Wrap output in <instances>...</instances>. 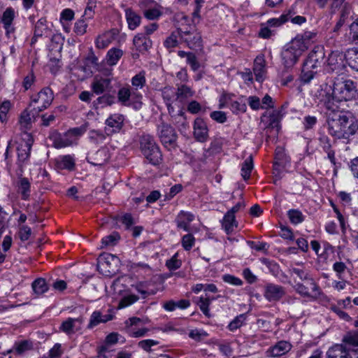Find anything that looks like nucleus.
I'll use <instances>...</instances> for the list:
<instances>
[{"mask_svg": "<svg viewBox=\"0 0 358 358\" xmlns=\"http://www.w3.org/2000/svg\"><path fill=\"white\" fill-rule=\"evenodd\" d=\"M254 168L252 158H247L241 166V176L244 180H248L250 178V174Z\"/></svg>", "mask_w": 358, "mask_h": 358, "instance_id": "37", "label": "nucleus"}, {"mask_svg": "<svg viewBox=\"0 0 358 358\" xmlns=\"http://www.w3.org/2000/svg\"><path fill=\"white\" fill-rule=\"evenodd\" d=\"M123 52L119 48H112L108 50L106 56L107 64L110 66L115 65L122 57Z\"/></svg>", "mask_w": 358, "mask_h": 358, "instance_id": "33", "label": "nucleus"}, {"mask_svg": "<svg viewBox=\"0 0 358 358\" xmlns=\"http://www.w3.org/2000/svg\"><path fill=\"white\" fill-rule=\"evenodd\" d=\"M194 136L199 142H205L208 137L206 123L201 118H196L194 122Z\"/></svg>", "mask_w": 358, "mask_h": 358, "instance_id": "19", "label": "nucleus"}, {"mask_svg": "<svg viewBox=\"0 0 358 358\" xmlns=\"http://www.w3.org/2000/svg\"><path fill=\"white\" fill-rule=\"evenodd\" d=\"M290 273L295 274L300 280L306 281L307 285L310 287V289L315 294H319V287L314 280L310 276L309 273L303 268L293 267L289 269Z\"/></svg>", "mask_w": 358, "mask_h": 358, "instance_id": "18", "label": "nucleus"}, {"mask_svg": "<svg viewBox=\"0 0 358 358\" xmlns=\"http://www.w3.org/2000/svg\"><path fill=\"white\" fill-rule=\"evenodd\" d=\"M350 35L352 43L358 45V17L350 26Z\"/></svg>", "mask_w": 358, "mask_h": 358, "instance_id": "44", "label": "nucleus"}, {"mask_svg": "<svg viewBox=\"0 0 358 358\" xmlns=\"http://www.w3.org/2000/svg\"><path fill=\"white\" fill-rule=\"evenodd\" d=\"M343 343L346 346L348 345L350 346H352L354 348L358 347V330L350 331L347 332L343 338Z\"/></svg>", "mask_w": 358, "mask_h": 358, "instance_id": "34", "label": "nucleus"}, {"mask_svg": "<svg viewBox=\"0 0 358 358\" xmlns=\"http://www.w3.org/2000/svg\"><path fill=\"white\" fill-rule=\"evenodd\" d=\"M210 299L208 297H200L199 301L197 302V304L199 306L200 310L208 317H210L209 310V306L210 304Z\"/></svg>", "mask_w": 358, "mask_h": 358, "instance_id": "43", "label": "nucleus"}, {"mask_svg": "<svg viewBox=\"0 0 358 358\" xmlns=\"http://www.w3.org/2000/svg\"><path fill=\"white\" fill-rule=\"evenodd\" d=\"M33 113H35L34 107L31 110L27 108L22 113L20 117V124L26 129L31 124L32 120H34L36 117L38 116V115L32 116Z\"/></svg>", "mask_w": 358, "mask_h": 358, "instance_id": "32", "label": "nucleus"}, {"mask_svg": "<svg viewBox=\"0 0 358 358\" xmlns=\"http://www.w3.org/2000/svg\"><path fill=\"white\" fill-rule=\"evenodd\" d=\"M222 227L227 234H230L233 231L234 227H237L235 215L227 213L223 218Z\"/></svg>", "mask_w": 358, "mask_h": 358, "instance_id": "35", "label": "nucleus"}, {"mask_svg": "<svg viewBox=\"0 0 358 358\" xmlns=\"http://www.w3.org/2000/svg\"><path fill=\"white\" fill-rule=\"evenodd\" d=\"M142 98L141 94L131 90L129 86L121 87L117 92L118 101L122 106L132 107L135 110L141 108L143 105Z\"/></svg>", "mask_w": 358, "mask_h": 358, "instance_id": "4", "label": "nucleus"}, {"mask_svg": "<svg viewBox=\"0 0 358 358\" xmlns=\"http://www.w3.org/2000/svg\"><path fill=\"white\" fill-rule=\"evenodd\" d=\"M253 72L256 80L261 83L265 75V61L262 57H257L254 62Z\"/></svg>", "mask_w": 358, "mask_h": 358, "instance_id": "26", "label": "nucleus"}, {"mask_svg": "<svg viewBox=\"0 0 358 358\" xmlns=\"http://www.w3.org/2000/svg\"><path fill=\"white\" fill-rule=\"evenodd\" d=\"M326 71L329 73H341L345 68L346 53L339 50L331 51L326 61Z\"/></svg>", "mask_w": 358, "mask_h": 358, "instance_id": "7", "label": "nucleus"}, {"mask_svg": "<svg viewBox=\"0 0 358 358\" xmlns=\"http://www.w3.org/2000/svg\"><path fill=\"white\" fill-rule=\"evenodd\" d=\"M32 288L34 292L38 295L43 294L48 289L46 282L43 278H38L35 280L32 283Z\"/></svg>", "mask_w": 358, "mask_h": 358, "instance_id": "39", "label": "nucleus"}, {"mask_svg": "<svg viewBox=\"0 0 358 358\" xmlns=\"http://www.w3.org/2000/svg\"><path fill=\"white\" fill-rule=\"evenodd\" d=\"M83 322V318L82 317L78 318L69 317L62 323L60 329L67 334H73L75 331L80 329Z\"/></svg>", "mask_w": 358, "mask_h": 358, "instance_id": "23", "label": "nucleus"}, {"mask_svg": "<svg viewBox=\"0 0 358 358\" xmlns=\"http://www.w3.org/2000/svg\"><path fill=\"white\" fill-rule=\"evenodd\" d=\"M118 35V30L111 29L101 36H99L95 41L96 46L99 49H104L109 45Z\"/></svg>", "mask_w": 358, "mask_h": 358, "instance_id": "22", "label": "nucleus"}, {"mask_svg": "<svg viewBox=\"0 0 358 358\" xmlns=\"http://www.w3.org/2000/svg\"><path fill=\"white\" fill-rule=\"evenodd\" d=\"M50 141L56 148H62L74 144V138L71 133H64L61 134L56 131L50 133L49 136Z\"/></svg>", "mask_w": 358, "mask_h": 358, "instance_id": "11", "label": "nucleus"}, {"mask_svg": "<svg viewBox=\"0 0 358 358\" xmlns=\"http://www.w3.org/2000/svg\"><path fill=\"white\" fill-rule=\"evenodd\" d=\"M62 353L61 344L56 343L49 351V358H58Z\"/></svg>", "mask_w": 358, "mask_h": 358, "instance_id": "64", "label": "nucleus"}, {"mask_svg": "<svg viewBox=\"0 0 358 358\" xmlns=\"http://www.w3.org/2000/svg\"><path fill=\"white\" fill-rule=\"evenodd\" d=\"M327 124L329 134L337 138L348 139L358 129V122L350 113L329 110Z\"/></svg>", "mask_w": 358, "mask_h": 358, "instance_id": "2", "label": "nucleus"}, {"mask_svg": "<svg viewBox=\"0 0 358 358\" xmlns=\"http://www.w3.org/2000/svg\"><path fill=\"white\" fill-rule=\"evenodd\" d=\"M356 94L355 85L350 80H338L333 87L327 83L320 85L316 96L323 103L327 110H337V103L342 101L352 99Z\"/></svg>", "mask_w": 358, "mask_h": 358, "instance_id": "1", "label": "nucleus"}, {"mask_svg": "<svg viewBox=\"0 0 358 358\" xmlns=\"http://www.w3.org/2000/svg\"><path fill=\"white\" fill-rule=\"evenodd\" d=\"M16 150L17 157H28L31 152V145L27 142L20 143L17 146Z\"/></svg>", "mask_w": 358, "mask_h": 358, "instance_id": "47", "label": "nucleus"}, {"mask_svg": "<svg viewBox=\"0 0 358 358\" xmlns=\"http://www.w3.org/2000/svg\"><path fill=\"white\" fill-rule=\"evenodd\" d=\"M246 319L245 314H241L236 316L228 325V329L234 331L240 328L244 323Z\"/></svg>", "mask_w": 358, "mask_h": 358, "instance_id": "42", "label": "nucleus"}, {"mask_svg": "<svg viewBox=\"0 0 358 358\" xmlns=\"http://www.w3.org/2000/svg\"><path fill=\"white\" fill-rule=\"evenodd\" d=\"M309 39L307 36H296L283 48L281 52L282 64L289 69L294 66L299 57L308 49Z\"/></svg>", "mask_w": 358, "mask_h": 358, "instance_id": "3", "label": "nucleus"}, {"mask_svg": "<svg viewBox=\"0 0 358 358\" xmlns=\"http://www.w3.org/2000/svg\"><path fill=\"white\" fill-rule=\"evenodd\" d=\"M140 149L145 157L162 155L159 148L152 136L143 134L139 138Z\"/></svg>", "mask_w": 358, "mask_h": 358, "instance_id": "8", "label": "nucleus"}, {"mask_svg": "<svg viewBox=\"0 0 358 358\" xmlns=\"http://www.w3.org/2000/svg\"><path fill=\"white\" fill-rule=\"evenodd\" d=\"M162 95L164 100L166 101V104L168 107L169 110H170V108L171 107V103L173 101L174 99H176V92L173 87H165L162 90Z\"/></svg>", "mask_w": 358, "mask_h": 358, "instance_id": "31", "label": "nucleus"}, {"mask_svg": "<svg viewBox=\"0 0 358 358\" xmlns=\"http://www.w3.org/2000/svg\"><path fill=\"white\" fill-rule=\"evenodd\" d=\"M54 99L53 92L49 87L42 89L37 94L36 98H34L29 105V108L34 106L35 113L32 116L38 115L40 112L44 110L50 106Z\"/></svg>", "mask_w": 358, "mask_h": 358, "instance_id": "6", "label": "nucleus"}, {"mask_svg": "<svg viewBox=\"0 0 358 358\" xmlns=\"http://www.w3.org/2000/svg\"><path fill=\"white\" fill-rule=\"evenodd\" d=\"M146 83L145 73L143 71L140 72L131 78V85L135 92H137L138 89H142Z\"/></svg>", "mask_w": 358, "mask_h": 358, "instance_id": "38", "label": "nucleus"}, {"mask_svg": "<svg viewBox=\"0 0 358 358\" xmlns=\"http://www.w3.org/2000/svg\"><path fill=\"white\" fill-rule=\"evenodd\" d=\"M351 352H358V349L347 348L343 344H336L327 352V358H352Z\"/></svg>", "mask_w": 358, "mask_h": 358, "instance_id": "13", "label": "nucleus"}, {"mask_svg": "<svg viewBox=\"0 0 358 358\" xmlns=\"http://www.w3.org/2000/svg\"><path fill=\"white\" fill-rule=\"evenodd\" d=\"M120 236L117 232H114L110 235L106 236L102 239V244L105 246L114 245L117 243Z\"/></svg>", "mask_w": 358, "mask_h": 358, "instance_id": "49", "label": "nucleus"}, {"mask_svg": "<svg viewBox=\"0 0 358 358\" xmlns=\"http://www.w3.org/2000/svg\"><path fill=\"white\" fill-rule=\"evenodd\" d=\"M346 62L351 69L358 72V48H352L347 50Z\"/></svg>", "mask_w": 358, "mask_h": 358, "instance_id": "29", "label": "nucleus"}, {"mask_svg": "<svg viewBox=\"0 0 358 358\" xmlns=\"http://www.w3.org/2000/svg\"><path fill=\"white\" fill-rule=\"evenodd\" d=\"M125 15L128 23V27L130 29L134 30L137 27L139 26L141 17L132 9H126Z\"/></svg>", "mask_w": 358, "mask_h": 358, "instance_id": "28", "label": "nucleus"}, {"mask_svg": "<svg viewBox=\"0 0 358 358\" xmlns=\"http://www.w3.org/2000/svg\"><path fill=\"white\" fill-rule=\"evenodd\" d=\"M118 341V334L111 333L106 338V345L102 346L100 352H104L107 349V345H113Z\"/></svg>", "mask_w": 358, "mask_h": 358, "instance_id": "52", "label": "nucleus"}, {"mask_svg": "<svg viewBox=\"0 0 358 358\" xmlns=\"http://www.w3.org/2000/svg\"><path fill=\"white\" fill-rule=\"evenodd\" d=\"M230 108L234 113H244L246 111L247 106L245 103L243 102L242 101H235L231 102Z\"/></svg>", "mask_w": 358, "mask_h": 358, "instance_id": "56", "label": "nucleus"}, {"mask_svg": "<svg viewBox=\"0 0 358 358\" xmlns=\"http://www.w3.org/2000/svg\"><path fill=\"white\" fill-rule=\"evenodd\" d=\"M290 222L294 224L302 222L304 220L303 215L299 210L291 209L287 212Z\"/></svg>", "mask_w": 358, "mask_h": 358, "instance_id": "41", "label": "nucleus"}, {"mask_svg": "<svg viewBox=\"0 0 358 358\" xmlns=\"http://www.w3.org/2000/svg\"><path fill=\"white\" fill-rule=\"evenodd\" d=\"M181 261L177 259V254L166 261V265L169 270H176L181 266Z\"/></svg>", "mask_w": 358, "mask_h": 358, "instance_id": "58", "label": "nucleus"}, {"mask_svg": "<svg viewBox=\"0 0 358 358\" xmlns=\"http://www.w3.org/2000/svg\"><path fill=\"white\" fill-rule=\"evenodd\" d=\"M138 296L134 294H130L124 296L120 301L118 308H122L130 306L138 300Z\"/></svg>", "mask_w": 358, "mask_h": 358, "instance_id": "45", "label": "nucleus"}, {"mask_svg": "<svg viewBox=\"0 0 358 358\" xmlns=\"http://www.w3.org/2000/svg\"><path fill=\"white\" fill-rule=\"evenodd\" d=\"M157 131L158 137L166 148L169 150L176 148L178 135L173 127L162 122L157 126Z\"/></svg>", "mask_w": 358, "mask_h": 358, "instance_id": "5", "label": "nucleus"}, {"mask_svg": "<svg viewBox=\"0 0 358 358\" xmlns=\"http://www.w3.org/2000/svg\"><path fill=\"white\" fill-rule=\"evenodd\" d=\"M113 316L111 314L103 315L100 311H94L92 313L90 322L89 329H92L100 323H105L113 320Z\"/></svg>", "mask_w": 358, "mask_h": 358, "instance_id": "25", "label": "nucleus"}, {"mask_svg": "<svg viewBox=\"0 0 358 358\" xmlns=\"http://www.w3.org/2000/svg\"><path fill=\"white\" fill-rule=\"evenodd\" d=\"M193 96V92L190 87L187 85H182L178 87L176 92V99L180 101Z\"/></svg>", "mask_w": 358, "mask_h": 358, "instance_id": "40", "label": "nucleus"}, {"mask_svg": "<svg viewBox=\"0 0 358 358\" xmlns=\"http://www.w3.org/2000/svg\"><path fill=\"white\" fill-rule=\"evenodd\" d=\"M248 103L250 107L253 110H259L260 108H264V106H262L260 99L256 96H250L248 98Z\"/></svg>", "mask_w": 358, "mask_h": 358, "instance_id": "53", "label": "nucleus"}, {"mask_svg": "<svg viewBox=\"0 0 358 358\" xmlns=\"http://www.w3.org/2000/svg\"><path fill=\"white\" fill-rule=\"evenodd\" d=\"M133 43L141 53L145 52L152 46L151 40L144 33L137 34L133 39Z\"/></svg>", "mask_w": 358, "mask_h": 358, "instance_id": "21", "label": "nucleus"}, {"mask_svg": "<svg viewBox=\"0 0 358 358\" xmlns=\"http://www.w3.org/2000/svg\"><path fill=\"white\" fill-rule=\"evenodd\" d=\"M117 260V258L115 255L108 253L102 254L98 258L97 266L101 271L107 272L106 269L110 268L111 263L115 262ZM108 272L110 274L114 271H111L108 269Z\"/></svg>", "mask_w": 358, "mask_h": 358, "instance_id": "24", "label": "nucleus"}, {"mask_svg": "<svg viewBox=\"0 0 358 358\" xmlns=\"http://www.w3.org/2000/svg\"><path fill=\"white\" fill-rule=\"evenodd\" d=\"M93 94H101L106 92H110L112 89L111 80L108 78L94 77L91 83Z\"/></svg>", "mask_w": 358, "mask_h": 358, "instance_id": "17", "label": "nucleus"}, {"mask_svg": "<svg viewBox=\"0 0 358 358\" xmlns=\"http://www.w3.org/2000/svg\"><path fill=\"white\" fill-rule=\"evenodd\" d=\"M292 348V345L289 341H280L266 350V357L270 358L280 357L289 352Z\"/></svg>", "mask_w": 358, "mask_h": 358, "instance_id": "12", "label": "nucleus"}, {"mask_svg": "<svg viewBox=\"0 0 358 358\" xmlns=\"http://www.w3.org/2000/svg\"><path fill=\"white\" fill-rule=\"evenodd\" d=\"M14 17L15 12L11 8H6L1 17V22L3 23L6 35L8 37H10V34H13L15 31V28L13 26Z\"/></svg>", "mask_w": 358, "mask_h": 358, "instance_id": "20", "label": "nucleus"}, {"mask_svg": "<svg viewBox=\"0 0 358 358\" xmlns=\"http://www.w3.org/2000/svg\"><path fill=\"white\" fill-rule=\"evenodd\" d=\"M31 234V229L28 226H22L20 228L19 237L22 241H27Z\"/></svg>", "mask_w": 358, "mask_h": 358, "instance_id": "61", "label": "nucleus"}, {"mask_svg": "<svg viewBox=\"0 0 358 358\" xmlns=\"http://www.w3.org/2000/svg\"><path fill=\"white\" fill-rule=\"evenodd\" d=\"M325 53L322 47H315L309 54L303 63L307 69H316L324 63Z\"/></svg>", "mask_w": 358, "mask_h": 358, "instance_id": "10", "label": "nucleus"}, {"mask_svg": "<svg viewBox=\"0 0 358 358\" xmlns=\"http://www.w3.org/2000/svg\"><path fill=\"white\" fill-rule=\"evenodd\" d=\"M161 15L162 12L159 11L157 8L148 9L144 11L145 17L151 20L157 19Z\"/></svg>", "mask_w": 358, "mask_h": 358, "instance_id": "63", "label": "nucleus"}, {"mask_svg": "<svg viewBox=\"0 0 358 358\" xmlns=\"http://www.w3.org/2000/svg\"><path fill=\"white\" fill-rule=\"evenodd\" d=\"M285 294V288L280 285L268 283L265 286L264 295L270 302L279 301Z\"/></svg>", "mask_w": 358, "mask_h": 358, "instance_id": "15", "label": "nucleus"}, {"mask_svg": "<svg viewBox=\"0 0 358 358\" xmlns=\"http://www.w3.org/2000/svg\"><path fill=\"white\" fill-rule=\"evenodd\" d=\"M222 141L221 139L213 140L208 148L210 155H217L222 150Z\"/></svg>", "mask_w": 358, "mask_h": 358, "instance_id": "51", "label": "nucleus"}, {"mask_svg": "<svg viewBox=\"0 0 358 358\" xmlns=\"http://www.w3.org/2000/svg\"><path fill=\"white\" fill-rule=\"evenodd\" d=\"M46 20L44 18H41L36 22L35 25L34 37L31 39V44H34L38 37H41L43 35L45 31L47 30L45 25Z\"/></svg>", "mask_w": 358, "mask_h": 358, "instance_id": "36", "label": "nucleus"}, {"mask_svg": "<svg viewBox=\"0 0 358 358\" xmlns=\"http://www.w3.org/2000/svg\"><path fill=\"white\" fill-rule=\"evenodd\" d=\"M159 344V342L155 340L151 339H147V340H143L140 341L138 344V345L143 350H144L146 352H150L151 351V347L154 345H157Z\"/></svg>", "mask_w": 358, "mask_h": 358, "instance_id": "57", "label": "nucleus"}, {"mask_svg": "<svg viewBox=\"0 0 358 358\" xmlns=\"http://www.w3.org/2000/svg\"><path fill=\"white\" fill-rule=\"evenodd\" d=\"M177 32L180 38L185 43L189 48H194L201 45V37L197 33H194L191 30H182L179 28Z\"/></svg>", "mask_w": 358, "mask_h": 358, "instance_id": "14", "label": "nucleus"}, {"mask_svg": "<svg viewBox=\"0 0 358 358\" xmlns=\"http://www.w3.org/2000/svg\"><path fill=\"white\" fill-rule=\"evenodd\" d=\"M15 348L18 354H22L32 348V343L28 341H23L15 343Z\"/></svg>", "mask_w": 358, "mask_h": 358, "instance_id": "50", "label": "nucleus"}, {"mask_svg": "<svg viewBox=\"0 0 358 358\" xmlns=\"http://www.w3.org/2000/svg\"><path fill=\"white\" fill-rule=\"evenodd\" d=\"M87 24L85 22V20L83 18L81 20H78L74 26V31L78 35H83L86 32Z\"/></svg>", "mask_w": 358, "mask_h": 358, "instance_id": "54", "label": "nucleus"}, {"mask_svg": "<svg viewBox=\"0 0 358 358\" xmlns=\"http://www.w3.org/2000/svg\"><path fill=\"white\" fill-rule=\"evenodd\" d=\"M294 289L297 293L303 296H310V294L309 292L310 287L309 288L308 286L302 283L297 282L294 286Z\"/></svg>", "mask_w": 358, "mask_h": 358, "instance_id": "60", "label": "nucleus"}, {"mask_svg": "<svg viewBox=\"0 0 358 358\" xmlns=\"http://www.w3.org/2000/svg\"><path fill=\"white\" fill-rule=\"evenodd\" d=\"M18 190L22 195L23 200H27L30 195L31 184L26 178H20L17 182Z\"/></svg>", "mask_w": 358, "mask_h": 358, "instance_id": "30", "label": "nucleus"}, {"mask_svg": "<svg viewBox=\"0 0 358 358\" xmlns=\"http://www.w3.org/2000/svg\"><path fill=\"white\" fill-rule=\"evenodd\" d=\"M181 243L185 250H189L194 245L195 238L192 234H187L182 236Z\"/></svg>", "mask_w": 358, "mask_h": 358, "instance_id": "46", "label": "nucleus"}, {"mask_svg": "<svg viewBox=\"0 0 358 358\" xmlns=\"http://www.w3.org/2000/svg\"><path fill=\"white\" fill-rule=\"evenodd\" d=\"M288 15H282L280 18H272L267 21V24L270 27H279L285 22L288 21Z\"/></svg>", "mask_w": 358, "mask_h": 358, "instance_id": "59", "label": "nucleus"}, {"mask_svg": "<svg viewBox=\"0 0 358 358\" xmlns=\"http://www.w3.org/2000/svg\"><path fill=\"white\" fill-rule=\"evenodd\" d=\"M164 45L165 48L169 51L171 52L172 49L178 46V41L177 39V36L172 33L164 42Z\"/></svg>", "mask_w": 358, "mask_h": 358, "instance_id": "48", "label": "nucleus"}, {"mask_svg": "<svg viewBox=\"0 0 358 358\" xmlns=\"http://www.w3.org/2000/svg\"><path fill=\"white\" fill-rule=\"evenodd\" d=\"M187 63L189 64L192 71H196L200 68V64L192 52L188 55L187 58Z\"/></svg>", "mask_w": 358, "mask_h": 358, "instance_id": "55", "label": "nucleus"}, {"mask_svg": "<svg viewBox=\"0 0 358 358\" xmlns=\"http://www.w3.org/2000/svg\"><path fill=\"white\" fill-rule=\"evenodd\" d=\"M281 117V112L279 110H274L269 114L268 117V123L265 128V133L268 138L277 137L280 129V121Z\"/></svg>", "mask_w": 358, "mask_h": 358, "instance_id": "9", "label": "nucleus"}, {"mask_svg": "<svg viewBox=\"0 0 358 358\" xmlns=\"http://www.w3.org/2000/svg\"><path fill=\"white\" fill-rule=\"evenodd\" d=\"M10 108V103L8 101H5L0 105V120L1 122L6 119V115Z\"/></svg>", "mask_w": 358, "mask_h": 358, "instance_id": "62", "label": "nucleus"}, {"mask_svg": "<svg viewBox=\"0 0 358 358\" xmlns=\"http://www.w3.org/2000/svg\"><path fill=\"white\" fill-rule=\"evenodd\" d=\"M124 116L120 114H113L106 120V127L105 132L107 135H111L120 131L123 126Z\"/></svg>", "mask_w": 358, "mask_h": 358, "instance_id": "16", "label": "nucleus"}, {"mask_svg": "<svg viewBox=\"0 0 358 358\" xmlns=\"http://www.w3.org/2000/svg\"><path fill=\"white\" fill-rule=\"evenodd\" d=\"M115 98L113 95L106 93L99 96L96 100H94L93 101V106L96 109L99 107L104 108L106 106H110L115 103Z\"/></svg>", "mask_w": 358, "mask_h": 358, "instance_id": "27", "label": "nucleus"}]
</instances>
